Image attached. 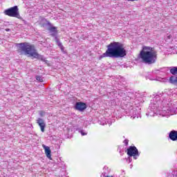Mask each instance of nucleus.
<instances>
[{
  "mask_svg": "<svg viewBox=\"0 0 177 177\" xmlns=\"http://www.w3.org/2000/svg\"><path fill=\"white\" fill-rule=\"evenodd\" d=\"M111 169L107 166H104L103 168V172L101 175V177H107L109 176V174H110Z\"/></svg>",
  "mask_w": 177,
  "mask_h": 177,
  "instance_id": "nucleus-11",
  "label": "nucleus"
},
{
  "mask_svg": "<svg viewBox=\"0 0 177 177\" xmlns=\"http://www.w3.org/2000/svg\"><path fill=\"white\" fill-rule=\"evenodd\" d=\"M127 56V50L124 48V44L120 42L113 41L107 46V49L104 53L101 55L103 57H111L118 59Z\"/></svg>",
  "mask_w": 177,
  "mask_h": 177,
  "instance_id": "nucleus-2",
  "label": "nucleus"
},
{
  "mask_svg": "<svg viewBox=\"0 0 177 177\" xmlns=\"http://www.w3.org/2000/svg\"><path fill=\"white\" fill-rule=\"evenodd\" d=\"M18 51L21 55H25L28 57H33V59H37L41 62H48L44 55H39L37 52L35 46L30 44L28 42L19 43L17 44Z\"/></svg>",
  "mask_w": 177,
  "mask_h": 177,
  "instance_id": "nucleus-3",
  "label": "nucleus"
},
{
  "mask_svg": "<svg viewBox=\"0 0 177 177\" xmlns=\"http://www.w3.org/2000/svg\"><path fill=\"white\" fill-rule=\"evenodd\" d=\"M107 177H113V176H107Z\"/></svg>",
  "mask_w": 177,
  "mask_h": 177,
  "instance_id": "nucleus-29",
  "label": "nucleus"
},
{
  "mask_svg": "<svg viewBox=\"0 0 177 177\" xmlns=\"http://www.w3.org/2000/svg\"><path fill=\"white\" fill-rule=\"evenodd\" d=\"M157 55L153 48L145 46L140 53V58L146 64H154L157 62Z\"/></svg>",
  "mask_w": 177,
  "mask_h": 177,
  "instance_id": "nucleus-4",
  "label": "nucleus"
},
{
  "mask_svg": "<svg viewBox=\"0 0 177 177\" xmlns=\"http://www.w3.org/2000/svg\"><path fill=\"white\" fill-rule=\"evenodd\" d=\"M173 177H177V170L172 172Z\"/></svg>",
  "mask_w": 177,
  "mask_h": 177,
  "instance_id": "nucleus-21",
  "label": "nucleus"
},
{
  "mask_svg": "<svg viewBox=\"0 0 177 177\" xmlns=\"http://www.w3.org/2000/svg\"><path fill=\"white\" fill-rule=\"evenodd\" d=\"M43 147H44L45 153L46 155L47 158H49V160H52V157L50 155V153H51L50 148H49V147H46L45 145H43Z\"/></svg>",
  "mask_w": 177,
  "mask_h": 177,
  "instance_id": "nucleus-13",
  "label": "nucleus"
},
{
  "mask_svg": "<svg viewBox=\"0 0 177 177\" xmlns=\"http://www.w3.org/2000/svg\"><path fill=\"white\" fill-rule=\"evenodd\" d=\"M164 97V93H160L153 98L146 113L147 117H154L157 114V110L160 111V115L162 117L177 114V101L169 102V100Z\"/></svg>",
  "mask_w": 177,
  "mask_h": 177,
  "instance_id": "nucleus-1",
  "label": "nucleus"
},
{
  "mask_svg": "<svg viewBox=\"0 0 177 177\" xmlns=\"http://www.w3.org/2000/svg\"><path fill=\"white\" fill-rule=\"evenodd\" d=\"M129 162H132V158H131V156L129 157Z\"/></svg>",
  "mask_w": 177,
  "mask_h": 177,
  "instance_id": "nucleus-25",
  "label": "nucleus"
},
{
  "mask_svg": "<svg viewBox=\"0 0 177 177\" xmlns=\"http://www.w3.org/2000/svg\"><path fill=\"white\" fill-rule=\"evenodd\" d=\"M39 114L40 117H44V116L45 115V111H40L39 112Z\"/></svg>",
  "mask_w": 177,
  "mask_h": 177,
  "instance_id": "nucleus-20",
  "label": "nucleus"
},
{
  "mask_svg": "<svg viewBox=\"0 0 177 177\" xmlns=\"http://www.w3.org/2000/svg\"><path fill=\"white\" fill-rule=\"evenodd\" d=\"M75 109L79 111H84V110L86 109V104L84 102H77L75 105Z\"/></svg>",
  "mask_w": 177,
  "mask_h": 177,
  "instance_id": "nucleus-9",
  "label": "nucleus"
},
{
  "mask_svg": "<svg viewBox=\"0 0 177 177\" xmlns=\"http://www.w3.org/2000/svg\"><path fill=\"white\" fill-rule=\"evenodd\" d=\"M60 175L61 176H63V175H66V168L64 167V165L62 166V173Z\"/></svg>",
  "mask_w": 177,
  "mask_h": 177,
  "instance_id": "nucleus-19",
  "label": "nucleus"
},
{
  "mask_svg": "<svg viewBox=\"0 0 177 177\" xmlns=\"http://www.w3.org/2000/svg\"><path fill=\"white\" fill-rule=\"evenodd\" d=\"M4 15L9 16L10 17H16L17 19H19V20H23V17L20 16L19 7L17 6H15L14 7H11L4 10Z\"/></svg>",
  "mask_w": 177,
  "mask_h": 177,
  "instance_id": "nucleus-6",
  "label": "nucleus"
},
{
  "mask_svg": "<svg viewBox=\"0 0 177 177\" xmlns=\"http://www.w3.org/2000/svg\"><path fill=\"white\" fill-rule=\"evenodd\" d=\"M55 41L57 42V45L59 46V48H62L63 46V44L60 42V40H59L57 37H55Z\"/></svg>",
  "mask_w": 177,
  "mask_h": 177,
  "instance_id": "nucleus-16",
  "label": "nucleus"
},
{
  "mask_svg": "<svg viewBox=\"0 0 177 177\" xmlns=\"http://www.w3.org/2000/svg\"><path fill=\"white\" fill-rule=\"evenodd\" d=\"M127 155L129 157H133V160H138V158L140 156L138 148L135 146H130L127 149Z\"/></svg>",
  "mask_w": 177,
  "mask_h": 177,
  "instance_id": "nucleus-7",
  "label": "nucleus"
},
{
  "mask_svg": "<svg viewBox=\"0 0 177 177\" xmlns=\"http://www.w3.org/2000/svg\"><path fill=\"white\" fill-rule=\"evenodd\" d=\"M37 81H39V82H42L44 80L42 79V76L37 75L36 76Z\"/></svg>",
  "mask_w": 177,
  "mask_h": 177,
  "instance_id": "nucleus-18",
  "label": "nucleus"
},
{
  "mask_svg": "<svg viewBox=\"0 0 177 177\" xmlns=\"http://www.w3.org/2000/svg\"><path fill=\"white\" fill-rule=\"evenodd\" d=\"M21 20H22L24 24H27V21L26 20L23 19V18Z\"/></svg>",
  "mask_w": 177,
  "mask_h": 177,
  "instance_id": "nucleus-24",
  "label": "nucleus"
},
{
  "mask_svg": "<svg viewBox=\"0 0 177 177\" xmlns=\"http://www.w3.org/2000/svg\"><path fill=\"white\" fill-rule=\"evenodd\" d=\"M48 30L50 32V34H51L52 37H56V35H57V28L53 26V27H50L48 28Z\"/></svg>",
  "mask_w": 177,
  "mask_h": 177,
  "instance_id": "nucleus-12",
  "label": "nucleus"
},
{
  "mask_svg": "<svg viewBox=\"0 0 177 177\" xmlns=\"http://www.w3.org/2000/svg\"><path fill=\"white\" fill-rule=\"evenodd\" d=\"M127 108L125 109V113L129 117H131L132 120L135 118H139L140 116V109L138 106H133L131 105L130 103L127 104Z\"/></svg>",
  "mask_w": 177,
  "mask_h": 177,
  "instance_id": "nucleus-5",
  "label": "nucleus"
},
{
  "mask_svg": "<svg viewBox=\"0 0 177 177\" xmlns=\"http://www.w3.org/2000/svg\"><path fill=\"white\" fill-rule=\"evenodd\" d=\"M169 138L171 139V140H173V142H175L177 140V131L172 130L170 131L169 134Z\"/></svg>",
  "mask_w": 177,
  "mask_h": 177,
  "instance_id": "nucleus-10",
  "label": "nucleus"
},
{
  "mask_svg": "<svg viewBox=\"0 0 177 177\" xmlns=\"http://www.w3.org/2000/svg\"><path fill=\"white\" fill-rule=\"evenodd\" d=\"M122 171L124 173V170H122Z\"/></svg>",
  "mask_w": 177,
  "mask_h": 177,
  "instance_id": "nucleus-30",
  "label": "nucleus"
},
{
  "mask_svg": "<svg viewBox=\"0 0 177 177\" xmlns=\"http://www.w3.org/2000/svg\"><path fill=\"white\" fill-rule=\"evenodd\" d=\"M170 73L173 75H177V66L170 67Z\"/></svg>",
  "mask_w": 177,
  "mask_h": 177,
  "instance_id": "nucleus-15",
  "label": "nucleus"
},
{
  "mask_svg": "<svg viewBox=\"0 0 177 177\" xmlns=\"http://www.w3.org/2000/svg\"><path fill=\"white\" fill-rule=\"evenodd\" d=\"M131 99H135V97H131Z\"/></svg>",
  "mask_w": 177,
  "mask_h": 177,
  "instance_id": "nucleus-28",
  "label": "nucleus"
},
{
  "mask_svg": "<svg viewBox=\"0 0 177 177\" xmlns=\"http://www.w3.org/2000/svg\"><path fill=\"white\" fill-rule=\"evenodd\" d=\"M37 124H38L39 127H40L41 132H45V127H46L45 120H44L42 118H38L37 120Z\"/></svg>",
  "mask_w": 177,
  "mask_h": 177,
  "instance_id": "nucleus-8",
  "label": "nucleus"
},
{
  "mask_svg": "<svg viewBox=\"0 0 177 177\" xmlns=\"http://www.w3.org/2000/svg\"><path fill=\"white\" fill-rule=\"evenodd\" d=\"M62 52H63V53H64V46H62V47H59Z\"/></svg>",
  "mask_w": 177,
  "mask_h": 177,
  "instance_id": "nucleus-23",
  "label": "nucleus"
},
{
  "mask_svg": "<svg viewBox=\"0 0 177 177\" xmlns=\"http://www.w3.org/2000/svg\"><path fill=\"white\" fill-rule=\"evenodd\" d=\"M118 177H120V176H118Z\"/></svg>",
  "mask_w": 177,
  "mask_h": 177,
  "instance_id": "nucleus-31",
  "label": "nucleus"
},
{
  "mask_svg": "<svg viewBox=\"0 0 177 177\" xmlns=\"http://www.w3.org/2000/svg\"><path fill=\"white\" fill-rule=\"evenodd\" d=\"M120 153L121 154V156H122V154H124V153L122 152L121 151H120Z\"/></svg>",
  "mask_w": 177,
  "mask_h": 177,
  "instance_id": "nucleus-27",
  "label": "nucleus"
},
{
  "mask_svg": "<svg viewBox=\"0 0 177 177\" xmlns=\"http://www.w3.org/2000/svg\"><path fill=\"white\" fill-rule=\"evenodd\" d=\"M77 131H78L80 132V133H81L82 136H86V135H88V133L84 131V130H81L80 129H77Z\"/></svg>",
  "mask_w": 177,
  "mask_h": 177,
  "instance_id": "nucleus-17",
  "label": "nucleus"
},
{
  "mask_svg": "<svg viewBox=\"0 0 177 177\" xmlns=\"http://www.w3.org/2000/svg\"><path fill=\"white\" fill-rule=\"evenodd\" d=\"M6 31L9 32V31H10V29L6 28Z\"/></svg>",
  "mask_w": 177,
  "mask_h": 177,
  "instance_id": "nucleus-26",
  "label": "nucleus"
},
{
  "mask_svg": "<svg viewBox=\"0 0 177 177\" xmlns=\"http://www.w3.org/2000/svg\"><path fill=\"white\" fill-rule=\"evenodd\" d=\"M128 142H129L128 140H124L123 142L126 146H128Z\"/></svg>",
  "mask_w": 177,
  "mask_h": 177,
  "instance_id": "nucleus-22",
  "label": "nucleus"
},
{
  "mask_svg": "<svg viewBox=\"0 0 177 177\" xmlns=\"http://www.w3.org/2000/svg\"><path fill=\"white\" fill-rule=\"evenodd\" d=\"M170 84L173 85H177V77L176 76H171L169 80Z\"/></svg>",
  "mask_w": 177,
  "mask_h": 177,
  "instance_id": "nucleus-14",
  "label": "nucleus"
}]
</instances>
